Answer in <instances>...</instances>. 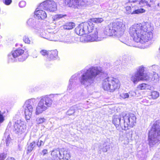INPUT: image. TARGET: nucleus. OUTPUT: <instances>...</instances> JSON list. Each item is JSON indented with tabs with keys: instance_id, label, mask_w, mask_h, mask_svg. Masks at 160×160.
Masks as SVG:
<instances>
[{
	"instance_id": "51",
	"label": "nucleus",
	"mask_w": 160,
	"mask_h": 160,
	"mask_svg": "<svg viewBox=\"0 0 160 160\" xmlns=\"http://www.w3.org/2000/svg\"><path fill=\"white\" fill-rule=\"evenodd\" d=\"M159 3H158V6H159Z\"/></svg>"
},
{
	"instance_id": "23",
	"label": "nucleus",
	"mask_w": 160,
	"mask_h": 160,
	"mask_svg": "<svg viewBox=\"0 0 160 160\" xmlns=\"http://www.w3.org/2000/svg\"><path fill=\"white\" fill-rule=\"evenodd\" d=\"M144 71L143 67L141 66L138 68L137 71L136 72H138L140 76L143 77V79L145 80H147L148 79L149 77L147 74L144 73Z\"/></svg>"
},
{
	"instance_id": "4",
	"label": "nucleus",
	"mask_w": 160,
	"mask_h": 160,
	"mask_svg": "<svg viewBox=\"0 0 160 160\" xmlns=\"http://www.w3.org/2000/svg\"><path fill=\"white\" fill-rule=\"evenodd\" d=\"M56 98L53 94L41 97L36 107V114L39 115L47 110L48 108L51 107Z\"/></svg>"
},
{
	"instance_id": "49",
	"label": "nucleus",
	"mask_w": 160,
	"mask_h": 160,
	"mask_svg": "<svg viewBox=\"0 0 160 160\" xmlns=\"http://www.w3.org/2000/svg\"><path fill=\"white\" fill-rule=\"evenodd\" d=\"M108 147L106 146L105 148L102 149V151L104 152H106L107 151Z\"/></svg>"
},
{
	"instance_id": "45",
	"label": "nucleus",
	"mask_w": 160,
	"mask_h": 160,
	"mask_svg": "<svg viewBox=\"0 0 160 160\" xmlns=\"http://www.w3.org/2000/svg\"><path fill=\"white\" fill-rule=\"evenodd\" d=\"M152 160H160V155H158L157 154H156Z\"/></svg>"
},
{
	"instance_id": "52",
	"label": "nucleus",
	"mask_w": 160,
	"mask_h": 160,
	"mask_svg": "<svg viewBox=\"0 0 160 160\" xmlns=\"http://www.w3.org/2000/svg\"><path fill=\"white\" fill-rule=\"evenodd\" d=\"M154 0H150V1L152 2V1H153Z\"/></svg>"
},
{
	"instance_id": "20",
	"label": "nucleus",
	"mask_w": 160,
	"mask_h": 160,
	"mask_svg": "<svg viewBox=\"0 0 160 160\" xmlns=\"http://www.w3.org/2000/svg\"><path fill=\"white\" fill-rule=\"evenodd\" d=\"M143 77H141L138 74V72H135L132 74L130 77V80L134 84H136L140 80H145L143 79Z\"/></svg>"
},
{
	"instance_id": "17",
	"label": "nucleus",
	"mask_w": 160,
	"mask_h": 160,
	"mask_svg": "<svg viewBox=\"0 0 160 160\" xmlns=\"http://www.w3.org/2000/svg\"><path fill=\"white\" fill-rule=\"evenodd\" d=\"M87 26L84 25V23H82L78 25L75 29V31L76 33L80 36L85 34V29H87Z\"/></svg>"
},
{
	"instance_id": "40",
	"label": "nucleus",
	"mask_w": 160,
	"mask_h": 160,
	"mask_svg": "<svg viewBox=\"0 0 160 160\" xmlns=\"http://www.w3.org/2000/svg\"><path fill=\"white\" fill-rule=\"evenodd\" d=\"M23 41L26 43L30 44V40L28 36H25L23 38Z\"/></svg>"
},
{
	"instance_id": "31",
	"label": "nucleus",
	"mask_w": 160,
	"mask_h": 160,
	"mask_svg": "<svg viewBox=\"0 0 160 160\" xmlns=\"http://www.w3.org/2000/svg\"><path fill=\"white\" fill-rule=\"evenodd\" d=\"M139 88L141 90L146 89L151 90L152 88L150 86L145 83H142L140 85Z\"/></svg>"
},
{
	"instance_id": "46",
	"label": "nucleus",
	"mask_w": 160,
	"mask_h": 160,
	"mask_svg": "<svg viewBox=\"0 0 160 160\" xmlns=\"http://www.w3.org/2000/svg\"><path fill=\"white\" fill-rule=\"evenodd\" d=\"M7 154L5 153H2L0 154V160H3L6 157Z\"/></svg>"
},
{
	"instance_id": "32",
	"label": "nucleus",
	"mask_w": 160,
	"mask_h": 160,
	"mask_svg": "<svg viewBox=\"0 0 160 160\" xmlns=\"http://www.w3.org/2000/svg\"><path fill=\"white\" fill-rule=\"evenodd\" d=\"M131 2H136L137 3H139V4L141 5L142 4H143V5H147L149 7H151L150 4L148 3V1H146L145 0H140V1H138L137 0L133 1Z\"/></svg>"
},
{
	"instance_id": "2",
	"label": "nucleus",
	"mask_w": 160,
	"mask_h": 160,
	"mask_svg": "<svg viewBox=\"0 0 160 160\" xmlns=\"http://www.w3.org/2000/svg\"><path fill=\"white\" fill-rule=\"evenodd\" d=\"M80 72L82 74L79 78L80 82L85 87L93 84L97 77L102 75L103 73L101 68L97 67H86Z\"/></svg>"
},
{
	"instance_id": "28",
	"label": "nucleus",
	"mask_w": 160,
	"mask_h": 160,
	"mask_svg": "<svg viewBox=\"0 0 160 160\" xmlns=\"http://www.w3.org/2000/svg\"><path fill=\"white\" fill-rule=\"evenodd\" d=\"M134 5L132 4L130 6H127L125 7L126 13L127 14H133L132 12L133 11Z\"/></svg>"
},
{
	"instance_id": "16",
	"label": "nucleus",
	"mask_w": 160,
	"mask_h": 160,
	"mask_svg": "<svg viewBox=\"0 0 160 160\" xmlns=\"http://www.w3.org/2000/svg\"><path fill=\"white\" fill-rule=\"evenodd\" d=\"M112 123L117 128L119 125L122 130H124L123 128L121 125L122 123H123L122 119L120 116L115 115L112 117Z\"/></svg>"
},
{
	"instance_id": "38",
	"label": "nucleus",
	"mask_w": 160,
	"mask_h": 160,
	"mask_svg": "<svg viewBox=\"0 0 160 160\" xmlns=\"http://www.w3.org/2000/svg\"><path fill=\"white\" fill-rule=\"evenodd\" d=\"M48 51H47L45 50H42L40 52V53L43 56H46L47 60H48Z\"/></svg>"
},
{
	"instance_id": "6",
	"label": "nucleus",
	"mask_w": 160,
	"mask_h": 160,
	"mask_svg": "<svg viewBox=\"0 0 160 160\" xmlns=\"http://www.w3.org/2000/svg\"><path fill=\"white\" fill-rule=\"evenodd\" d=\"M120 87L119 80L113 77H108L104 79L102 82V87L104 90L113 92L118 89Z\"/></svg>"
},
{
	"instance_id": "14",
	"label": "nucleus",
	"mask_w": 160,
	"mask_h": 160,
	"mask_svg": "<svg viewBox=\"0 0 160 160\" xmlns=\"http://www.w3.org/2000/svg\"><path fill=\"white\" fill-rule=\"evenodd\" d=\"M14 131L16 133L21 134L24 132V122L21 120H18L15 122L14 124Z\"/></svg>"
},
{
	"instance_id": "7",
	"label": "nucleus",
	"mask_w": 160,
	"mask_h": 160,
	"mask_svg": "<svg viewBox=\"0 0 160 160\" xmlns=\"http://www.w3.org/2000/svg\"><path fill=\"white\" fill-rule=\"evenodd\" d=\"M105 38V30L103 31L99 28H96L94 30V33H92L91 35L82 36L80 40L82 42H86L100 41Z\"/></svg>"
},
{
	"instance_id": "27",
	"label": "nucleus",
	"mask_w": 160,
	"mask_h": 160,
	"mask_svg": "<svg viewBox=\"0 0 160 160\" xmlns=\"http://www.w3.org/2000/svg\"><path fill=\"white\" fill-rule=\"evenodd\" d=\"M67 114L69 115H71L74 114V115H76V116L78 115V113L76 111L73 106H72L70 109L68 110L67 112Z\"/></svg>"
},
{
	"instance_id": "35",
	"label": "nucleus",
	"mask_w": 160,
	"mask_h": 160,
	"mask_svg": "<svg viewBox=\"0 0 160 160\" xmlns=\"http://www.w3.org/2000/svg\"><path fill=\"white\" fill-rule=\"evenodd\" d=\"M151 96L152 99H156L159 97V93L158 92L152 91L151 92Z\"/></svg>"
},
{
	"instance_id": "21",
	"label": "nucleus",
	"mask_w": 160,
	"mask_h": 160,
	"mask_svg": "<svg viewBox=\"0 0 160 160\" xmlns=\"http://www.w3.org/2000/svg\"><path fill=\"white\" fill-rule=\"evenodd\" d=\"M84 25H86L87 26V29H85V34H88V33L92 32V30L93 31V32L92 33H94V24L90 20L87 22H83Z\"/></svg>"
},
{
	"instance_id": "26",
	"label": "nucleus",
	"mask_w": 160,
	"mask_h": 160,
	"mask_svg": "<svg viewBox=\"0 0 160 160\" xmlns=\"http://www.w3.org/2000/svg\"><path fill=\"white\" fill-rule=\"evenodd\" d=\"M27 24L35 28L37 27V24L36 22V20L35 18H31L29 19L27 22Z\"/></svg>"
},
{
	"instance_id": "5",
	"label": "nucleus",
	"mask_w": 160,
	"mask_h": 160,
	"mask_svg": "<svg viewBox=\"0 0 160 160\" xmlns=\"http://www.w3.org/2000/svg\"><path fill=\"white\" fill-rule=\"evenodd\" d=\"M149 145L151 147L160 142V121L155 122L148 134Z\"/></svg>"
},
{
	"instance_id": "41",
	"label": "nucleus",
	"mask_w": 160,
	"mask_h": 160,
	"mask_svg": "<svg viewBox=\"0 0 160 160\" xmlns=\"http://www.w3.org/2000/svg\"><path fill=\"white\" fill-rule=\"evenodd\" d=\"M11 139L10 137V136L8 135L7 138L6 139V143L7 146H8L11 142Z\"/></svg>"
},
{
	"instance_id": "43",
	"label": "nucleus",
	"mask_w": 160,
	"mask_h": 160,
	"mask_svg": "<svg viewBox=\"0 0 160 160\" xmlns=\"http://www.w3.org/2000/svg\"><path fill=\"white\" fill-rule=\"evenodd\" d=\"M26 4V2L24 1H22L20 2L19 5L20 7L23 8L25 6Z\"/></svg>"
},
{
	"instance_id": "42",
	"label": "nucleus",
	"mask_w": 160,
	"mask_h": 160,
	"mask_svg": "<svg viewBox=\"0 0 160 160\" xmlns=\"http://www.w3.org/2000/svg\"><path fill=\"white\" fill-rule=\"evenodd\" d=\"M120 96L124 99L128 98L129 97V95L128 93H122L121 94Z\"/></svg>"
},
{
	"instance_id": "10",
	"label": "nucleus",
	"mask_w": 160,
	"mask_h": 160,
	"mask_svg": "<svg viewBox=\"0 0 160 160\" xmlns=\"http://www.w3.org/2000/svg\"><path fill=\"white\" fill-rule=\"evenodd\" d=\"M35 99L34 98H32L26 101L23 106L24 109V113L26 120H30L33 110L32 105L33 103L35 102Z\"/></svg>"
},
{
	"instance_id": "12",
	"label": "nucleus",
	"mask_w": 160,
	"mask_h": 160,
	"mask_svg": "<svg viewBox=\"0 0 160 160\" xmlns=\"http://www.w3.org/2000/svg\"><path fill=\"white\" fill-rule=\"evenodd\" d=\"M57 5L53 0H47L41 3L39 6L40 9H43L50 12H54L57 9Z\"/></svg>"
},
{
	"instance_id": "37",
	"label": "nucleus",
	"mask_w": 160,
	"mask_h": 160,
	"mask_svg": "<svg viewBox=\"0 0 160 160\" xmlns=\"http://www.w3.org/2000/svg\"><path fill=\"white\" fill-rule=\"evenodd\" d=\"M66 16V15H65ZM64 15L61 14H57L55 15L52 17L53 21H58L60 19L63 17Z\"/></svg>"
},
{
	"instance_id": "3",
	"label": "nucleus",
	"mask_w": 160,
	"mask_h": 160,
	"mask_svg": "<svg viewBox=\"0 0 160 160\" xmlns=\"http://www.w3.org/2000/svg\"><path fill=\"white\" fill-rule=\"evenodd\" d=\"M125 29V25L122 22L110 23L105 30V36H115L121 42L126 44L128 40L125 35H122Z\"/></svg>"
},
{
	"instance_id": "11",
	"label": "nucleus",
	"mask_w": 160,
	"mask_h": 160,
	"mask_svg": "<svg viewBox=\"0 0 160 160\" xmlns=\"http://www.w3.org/2000/svg\"><path fill=\"white\" fill-rule=\"evenodd\" d=\"M51 154L53 158L60 160H68L70 157L69 153L63 150L53 149L52 151Z\"/></svg>"
},
{
	"instance_id": "33",
	"label": "nucleus",
	"mask_w": 160,
	"mask_h": 160,
	"mask_svg": "<svg viewBox=\"0 0 160 160\" xmlns=\"http://www.w3.org/2000/svg\"><path fill=\"white\" fill-rule=\"evenodd\" d=\"M104 20L102 18H97L91 19L90 21L93 23L95 22L97 23H101Z\"/></svg>"
},
{
	"instance_id": "9",
	"label": "nucleus",
	"mask_w": 160,
	"mask_h": 160,
	"mask_svg": "<svg viewBox=\"0 0 160 160\" xmlns=\"http://www.w3.org/2000/svg\"><path fill=\"white\" fill-rule=\"evenodd\" d=\"M24 51L20 48L12 51L11 54L8 55V57L9 59H11V62H15L17 61L16 58L20 57L18 58V60L20 62H23L25 60L28 56L27 53H24Z\"/></svg>"
},
{
	"instance_id": "8",
	"label": "nucleus",
	"mask_w": 160,
	"mask_h": 160,
	"mask_svg": "<svg viewBox=\"0 0 160 160\" xmlns=\"http://www.w3.org/2000/svg\"><path fill=\"white\" fill-rule=\"evenodd\" d=\"M122 118L123 123H122L121 125L124 130H126L133 127L136 123V118L133 114H126Z\"/></svg>"
},
{
	"instance_id": "44",
	"label": "nucleus",
	"mask_w": 160,
	"mask_h": 160,
	"mask_svg": "<svg viewBox=\"0 0 160 160\" xmlns=\"http://www.w3.org/2000/svg\"><path fill=\"white\" fill-rule=\"evenodd\" d=\"M128 94L129 95V96H130V97L135 96L136 95V92H135L134 91H130L129 92Z\"/></svg>"
},
{
	"instance_id": "24",
	"label": "nucleus",
	"mask_w": 160,
	"mask_h": 160,
	"mask_svg": "<svg viewBox=\"0 0 160 160\" xmlns=\"http://www.w3.org/2000/svg\"><path fill=\"white\" fill-rule=\"evenodd\" d=\"M36 146V145L35 141H33L30 143V144L28 145L27 148V154L31 152L33 149L35 148Z\"/></svg>"
},
{
	"instance_id": "15",
	"label": "nucleus",
	"mask_w": 160,
	"mask_h": 160,
	"mask_svg": "<svg viewBox=\"0 0 160 160\" xmlns=\"http://www.w3.org/2000/svg\"><path fill=\"white\" fill-rule=\"evenodd\" d=\"M77 81L76 75L75 74L72 76L69 80L68 90H71L74 89V88L78 85Z\"/></svg>"
},
{
	"instance_id": "47",
	"label": "nucleus",
	"mask_w": 160,
	"mask_h": 160,
	"mask_svg": "<svg viewBox=\"0 0 160 160\" xmlns=\"http://www.w3.org/2000/svg\"><path fill=\"white\" fill-rule=\"evenodd\" d=\"M12 2V0H5L4 3L7 5H9Z\"/></svg>"
},
{
	"instance_id": "34",
	"label": "nucleus",
	"mask_w": 160,
	"mask_h": 160,
	"mask_svg": "<svg viewBox=\"0 0 160 160\" xmlns=\"http://www.w3.org/2000/svg\"><path fill=\"white\" fill-rule=\"evenodd\" d=\"M82 104H80L73 106L76 111L78 113V114L79 110H80L81 111H82L83 110V107H82Z\"/></svg>"
},
{
	"instance_id": "50",
	"label": "nucleus",
	"mask_w": 160,
	"mask_h": 160,
	"mask_svg": "<svg viewBox=\"0 0 160 160\" xmlns=\"http://www.w3.org/2000/svg\"><path fill=\"white\" fill-rule=\"evenodd\" d=\"M6 160H15V159L12 157H8Z\"/></svg>"
},
{
	"instance_id": "19",
	"label": "nucleus",
	"mask_w": 160,
	"mask_h": 160,
	"mask_svg": "<svg viewBox=\"0 0 160 160\" xmlns=\"http://www.w3.org/2000/svg\"><path fill=\"white\" fill-rule=\"evenodd\" d=\"M40 36L42 38L50 41L54 40V37L55 36L53 32H49L47 31L42 32L40 34Z\"/></svg>"
},
{
	"instance_id": "30",
	"label": "nucleus",
	"mask_w": 160,
	"mask_h": 160,
	"mask_svg": "<svg viewBox=\"0 0 160 160\" xmlns=\"http://www.w3.org/2000/svg\"><path fill=\"white\" fill-rule=\"evenodd\" d=\"M148 77H149V79L147 80H149L150 78L151 80L154 81L156 80L157 81L158 80L159 78L158 74L154 72H153V74H152L150 75V76H148Z\"/></svg>"
},
{
	"instance_id": "39",
	"label": "nucleus",
	"mask_w": 160,
	"mask_h": 160,
	"mask_svg": "<svg viewBox=\"0 0 160 160\" xmlns=\"http://www.w3.org/2000/svg\"><path fill=\"white\" fill-rule=\"evenodd\" d=\"M45 142V141H43L41 140H39V139L36 145H37L38 147H40L41 146L44 145Z\"/></svg>"
},
{
	"instance_id": "36",
	"label": "nucleus",
	"mask_w": 160,
	"mask_h": 160,
	"mask_svg": "<svg viewBox=\"0 0 160 160\" xmlns=\"http://www.w3.org/2000/svg\"><path fill=\"white\" fill-rule=\"evenodd\" d=\"M46 120V119L44 118L38 117L37 118L36 122L37 124H39L45 122Z\"/></svg>"
},
{
	"instance_id": "48",
	"label": "nucleus",
	"mask_w": 160,
	"mask_h": 160,
	"mask_svg": "<svg viewBox=\"0 0 160 160\" xmlns=\"http://www.w3.org/2000/svg\"><path fill=\"white\" fill-rule=\"evenodd\" d=\"M42 152L43 153V155H44L48 153V150L47 149H44L42 150Z\"/></svg>"
},
{
	"instance_id": "18",
	"label": "nucleus",
	"mask_w": 160,
	"mask_h": 160,
	"mask_svg": "<svg viewBox=\"0 0 160 160\" xmlns=\"http://www.w3.org/2000/svg\"><path fill=\"white\" fill-rule=\"evenodd\" d=\"M39 8V6L37 8L36 11L34 12V14L38 18L43 19H45L47 17V15L46 12L41 10Z\"/></svg>"
},
{
	"instance_id": "22",
	"label": "nucleus",
	"mask_w": 160,
	"mask_h": 160,
	"mask_svg": "<svg viewBox=\"0 0 160 160\" xmlns=\"http://www.w3.org/2000/svg\"><path fill=\"white\" fill-rule=\"evenodd\" d=\"M58 56V51L57 50L48 51V60L50 61L56 58Z\"/></svg>"
},
{
	"instance_id": "13",
	"label": "nucleus",
	"mask_w": 160,
	"mask_h": 160,
	"mask_svg": "<svg viewBox=\"0 0 160 160\" xmlns=\"http://www.w3.org/2000/svg\"><path fill=\"white\" fill-rule=\"evenodd\" d=\"M65 2L69 7L73 5L75 8H79L81 6L86 5L87 1V0H65Z\"/></svg>"
},
{
	"instance_id": "25",
	"label": "nucleus",
	"mask_w": 160,
	"mask_h": 160,
	"mask_svg": "<svg viewBox=\"0 0 160 160\" xmlns=\"http://www.w3.org/2000/svg\"><path fill=\"white\" fill-rule=\"evenodd\" d=\"M145 12V10L144 9L142 8H139L136 5H134L133 11L132 12L133 14L142 13Z\"/></svg>"
},
{
	"instance_id": "1",
	"label": "nucleus",
	"mask_w": 160,
	"mask_h": 160,
	"mask_svg": "<svg viewBox=\"0 0 160 160\" xmlns=\"http://www.w3.org/2000/svg\"><path fill=\"white\" fill-rule=\"evenodd\" d=\"M153 29L151 23L144 22L132 25L129 28V33L135 42L143 43L148 42L152 38V31Z\"/></svg>"
},
{
	"instance_id": "29",
	"label": "nucleus",
	"mask_w": 160,
	"mask_h": 160,
	"mask_svg": "<svg viewBox=\"0 0 160 160\" xmlns=\"http://www.w3.org/2000/svg\"><path fill=\"white\" fill-rule=\"evenodd\" d=\"M75 23L73 22H68L63 26V28L65 29L69 30L72 29L75 27Z\"/></svg>"
}]
</instances>
